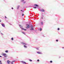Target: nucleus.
<instances>
[{
  "instance_id": "obj_11",
  "label": "nucleus",
  "mask_w": 64,
  "mask_h": 64,
  "mask_svg": "<svg viewBox=\"0 0 64 64\" xmlns=\"http://www.w3.org/2000/svg\"><path fill=\"white\" fill-rule=\"evenodd\" d=\"M22 30H24V31H26V29H24V28H22Z\"/></svg>"
},
{
  "instance_id": "obj_26",
  "label": "nucleus",
  "mask_w": 64,
  "mask_h": 64,
  "mask_svg": "<svg viewBox=\"0 0 64 64\" xmlns=\"http://www.w3.org/2000/svg\"><path fill=\"white\" fill-rule=\"evenodd\" d=\"M60 30L59 28H58V30Z\"/></svg>"
},
{
  "instance_id": "obj_21",
  "label": "nucleus",
  "mask_w": 64,
  "mask_h": 64,
  "mask_svg": "<svg viewBox=\"0 0 64 64\" xmlns=\"http://www.w3.org/2000/svg\"><path fill=\"white\" fill-rule=\"evenodd\" d=\"M24 0H21V1L22 2H23V1H24Z\"/></svg>"
},
{
  "instance_id": "obj_30",
  "label": "nucleus",
  "mask_w": 64,
  "mask_h": 64,
  "mask_svg": "<svg viewBox=\"0 0 64 64\" xmlns=\"http://www.w3.org/2000/svg\"><path fill=\"white\" fill-rule=\"evenodd\" d=\"M38 48H36V49L37 50H38Z\"/></svg>"
},
{
  "instance_id": "obj_37",
  "label": "nucleus",
  "mask_w": 64,
  "mask_h": 64,
  "mask_svg": "<svg viewBox=\"0 0 64 64\" xmlns=\"http://www.w3.org/2000/svg\"><path fill=\"white\" fill-rule=\"evenodd\" d=\"M42 19H43V18H42Z\"/></svg>"
},
{
  "instance_id": "obj_17",
  "label": "nucleus",
  "mask_w": 64,
  "mask_h": 64,
  "mask_svg": "<svg viewBox=\"0 0 64 64\" xmlns=\"http://www.w3.org/2000/svg\"><path fill=\"white\" fill-rule=\"evenodd\" d=\"M41 24H42V25H43V22H42Z\"/></svg>"
},
{
  "instance_id": "obj_19",
  "label": "nucleus",
  "mask_w": 64,
  "mask_h": 64,
  "mask_svg": "<svg viewBox=\"0 0 64 64\" xmlns=\"http://www.w3.org/2000/svg\"><path fill=\"white\" fill-rule=\"evenodd\" d=\"M29 61H30L31 62V61H32V60H30Z\"/></svg>"
},
{
  "instance_id": "obj_36",
  "label": "nucleus",
  "mask_w": 64,
  "mask_h": 64,
  "mask_svg": "<svg viewBox=\"0 0 64 64\" xmlns=\"http://www.w3.org/2000/svg\"><path fill=\"white\" fill-rule=\"evenodd\" d=\"M21 11H22V10H21Z\"/></svg>"
},
{
  "instance_id": "obj_15",
  "label": "nucleus",
  "mask_w": 64,
  "mask_h": 64,
  "mask_svg": "<svg viewBox=\"0 0 64 64\" xmlns=\"http://www.w3.org/2000/svg\"><path fill=\"white\" fill-rule=\"evenodd\" d=\"M6 53H8V50H6Z\"/></svg>"
},
{
  "instance_id": "obj_12",
  "label": "nucleus",
  "mask_w": 64,
  "mask_h": 64,
  "mask_svg": "<svg viewBox=\"0 0 64 64\" xmlns=\"http://www.w3.org/2000/svg\"><path fill=\"white\" fill-rule=\"evenodd\" d=\"M24 46L25 48H27V47L26 46L24 45Z\"/></svg>"
},
{
  "instance_id": "obj_27",
  "label": "nucleus",
  "mask_w": 64,
  "mask_h": 64,
  "mask_svg": "<svg viewBox=\"0 0 64 64\" xmlns=\"http://www.w3.org/2000/svg\"><path fill=\"white\" fill-rule=\"evenodd\" d=\"M5 18H7V17H6V16H5Z\"/></svg>"
},
{
  "instance_id": "obj_29",
  "label": "nucleus",
  "mask_w": 64,
  "mask_h": 64,
  "mask_svg": "<svg viewBox=\"0 0 64 64\" xmlns=\"http://www.w3.org/2000/svg\"><path fill=\"white\" fill-rule=\"evenodd\" d=\"M37 61H39V60H37Z\"/></svg>"
},
{
  "instance_id": "obj_38",
  "label": "nucleus",
  "mask_w": 64,
  "mask_h": 64,
  "mask_svg": "<svg viewBox=\"0 0 64 64\" xmlns=\"http://www.w3.org/2000/svg\"><path fill=\"white\" fill-rule=\"evenodd\" d=\"M0 22H1V20H0Z\"/></svg>"
},
{
  "instance_id": "obj_4",
  "label": "nucleus",
  "mask_w": 64,
  "mask_h": 64,
  "mask_svg": "<svg viewBox=\"0 0 64 64\" xmlns=\"http://www.w3.org/2000/svg\"><path fill=\"white\" fill-rule=\"evenodd\" d=\"M1 24L3 27H5V25H4V24Z\"/></svg>"
},
{
  "instance_id": "obj_14",
  "label": "nucleus",
  "mask_w": 64,
  "mask_h": 64,
  "mask_svg": "<svg viewBox=\"0 0 64 64\" xmlns=\"http://www.w3.org/2000/svg\"><path fill=\"white\" fill-rule=\"evenodd\" d=\"M19 7H20V6H18L17 9H18L19 8Z\"/></svg>"
},
{
  "instance_id": "obj_23",
  "label": "nucleus",
  "mask_w": 64,
  "mask_h": 64,
  "mask_svg": "<svg viewBox=\"0 0 64 64\" xmlns=\"http://www.w3.org/2000/svg\"><path fill=\"white\" fill-rule=\"evenodd\" d=\"M40 30L41 31H42V29L40 28Z\"/></svg>"
},
{
  "instance_id": "obj_31",
  "label": "nucleus",
  "mask_w": 64,
  "mask_h": 64,
  "mask_svg": "<svg viewBox=\"0 0 64 64\" xmlns=\"http://www.w3.org/2000/svg\"><path fill=\"white\" fill-rule=\"evenodd\" d=\"M22 15V16H23V15H24V14H23Z\"/></svg>"
},
{
  "instance_id": "obj_32",
  "label": "nucleus",
  "mask_w": 64,
  "mask_h": 64,
  "mask_svg": "<svg viewBox=\"0 0 64 64\" xmlns=\"http://www.w3.org/2000/svg\"><path fill=\"white\" fill-rule=\"evenodd\" d=\"M12 9H13V8H12Z\"/></svg>"
},
{
  "instance_id": "obj_3",
  "label": "nucleus",
  "mask_w": 64,
  "mask_h": 64,
  "mask_svg": "<svg viewBox=\"0 0 64 64\" xmlns=\"http://www.w3.org/2000/svg\"><path fill=\"white\" fill-rule=\"evenodd\" d=\"M34 30L33 29V26H32L30 29V30Z\"/></svg>"
},
{
  "instance_id": "obj_1",
  "label": "nucleus",
  "mask_w": 64,
  "mask_h": 64,
  "mask_svg": "<svg viewBox=\"0 0 64 64\" xmlns=\"http://www.w3.org/2000/svg\"><path fill=\"white\" fill-rule=\"evenodd\" d=\"M2 55H3V56H4V57H7V56L6 54L3 53L2 54Z\"/></svg>"
},
{
  "instance_id": "obj_28",
  "label": "nucleus",
  "mask_w": 64,
  "mask_h": 64,
  "mask_svg": "<svg viewBox=\"0 0 64 64\" xmlns=\"http://www.w3.org/2000/svg\"><path fill=\"white\" fill-rule=\"evenodd\" d=\"M34 8H36V7H34Z\"/></svg>"
},
{
  "instance_id": "obj_16",
  "label": "nucleus",
  "mask_w": 64,
  "mask_h": 64,
  "mask_svg": "<svg viewBox=\"0 0 64 64\" xmlns=\"http://www.w3.org/2000/svg\"><path fill=\"white\" fill-rule=\"evenodd\" d=\"M0 64H2V62H1V61H0Z\"/></svg>"
},
{
  "instance_id": "obj_6",
  "label": "nucleus",
  "mask_w": 64,
  "mask_h": 64,
  "mask_svg": "<svg viewBox=\"0 0 64 64\" xmlns=\"http://www.w3.org/2000/svg\"><path fill=\"white\" fill-rule=\"evenodd\" d=\"M40 11H42V12H44V11H45L44 10H43V9H42V10H40Z\"/></svg>"
},
{
  "instance_id": "obj_35",
  "label": "nucleus",
  "mask_w": 64,
  "mask_h": 64,
  "mask_svg": "<svg viewBox=\"0 0 64 64\" xmlns=\"http://www.w3.org/2000/svg\"><path fill=\"white\" fill-rule=\"evenodd\" d=\"M0 57H1V56H0Z\"/></svg>"
},
{
  "instance_id": "obj_5",
  "label": "nucleus",
  "mask_w": 64,
  "mask_h": 64,
  "mask_svg": "<svg viewBox=\"0 0 64 64\" xmlns=\"http://www.w3.org/2000/svg\"><path fill=\"white\" fill-rule=\"evenodd\" d=\"M22 44H23L24 45H27V44L26 43H24L23 42H22Z\"/></svg>"
},
{
  "instance_id": "obj_8",
  "label": "nucleus",
  "mask_w": 64,
  "mask_h": 64,
  "mask_svg": "<svg viewBox=\"0 0 64 64\" xmlns=\"http://www.w3.org/2000/svg\"><path fill=\"white\" fill-rule=\"evenodd\" d=\"M21 62L22 63H24V64H26V63L25 62H23V61H21Z\"/></svg>"
},
{
  "instance_id": "obj_13",
  "label": "nucleus",
  "mask_w": 64,
  "mask_h": 64,
  "mask_svg": "<svg viewBox=\"0 0 64 64\" xmlns=\"http://www.w3.org/2000/svg\"><path fill=\"white\" fill-rule=\"evenodd\" d=\"M15 61H14L13 62H11V63H12L11 64H13L12 63H13V62H15Z\"/></svg>"
},
{
  "instance_id": "obj_34",
  "label": "nucleus",
  "mask_w": 64,
  "mask_h": 64,
  "mask_svg": "<svg viewBox=\"0 0 64 64\" xmlns=\"http://www.w3.org/2000/svg\"><path fill=\"white\" fill-rule=\"evenodd\" d=\"M1 34H2V35H3V34H2V33H1Z\"/></svg>"
},
{
  "instance_id": "obj_18",
  "label": "nucleus",
  "mask_w": 64,
  "mask_h": 64,
  "mask_svg": "<svg viewBox=\"0 0 64 64\" xmlns=\"http://www.w3.org/2000/svg\"><path fill=\"white\" fill-rule=\"evenodd\" d=\"M19 26L20 27V28H22L21 26V25H19Z\"/></svg>"
},
{
  "instance_id": "obj_20",
  "label": "nucleus",
  "mask_w": 64,
  "mask_h": 64,
  "mask_svg": "<svg viewBox=\"0 0 64 64\" xmlns=\"http://www.w3.org/2000/svg\"><path fill=\"white\" fill-rule=\"evenodd\" d=\"M11 39L12 40H13V38H11Z\"/></svg>"
},
{
  "instance_id": "obj_25",
  "label": "nucleus",
  "mask_w": 64,
  "mask_h": 64,
  "mask_svg": "<svg viewBox=\"0 0 64 64\" xmlns=\"http://www.w3.org/2000/svg\"><path fill=\"white\" fill-rule=\"evenodd\" d=\"M56 41L57 42H58V40H56Z\"/></svg>"
},
{
  "instance_id": "obj_39",
  "label": "nucleus",
  "mask_w": 64,
  "mask_h": 64,
  "mask_svg": "<svg viewBox=\"0 0 64 64\" xmlns=\"http://www.w3.org/2000/svg\"><path fill=\"white\" fill-rule=\"evenodd\" d=\"M62 48H64L63 47H62Z\"/></svg>"
},
{
  "instance_id": "obj_33",
  "label": "nucleus",
  "mask_w": 64,
  "mask_h": 64,
  "mask_svg": "<svg viewBox=\"0 0 64 64\" xmlns=\"http://www.w3.org/2000/svg\"><path fill=\"white\" fill-rule=\"evenodd\" d=\"M25 3V2H24V3Z\"/></svg>"
},
{
  "instance_id": "obj_7",
  "label": "nucleus",
  "mask_w": 64,
  "mask_h": 64,
  "mask_svg": "<svg viewBox=\"0 0 64 64\" xmlns=\"http://www.w3.org/2000/svg\"><path fill=\"white\" fill-rule=\"evenodd\" d=\"M7 62L8 64H9V63L10 62V61H9V60H8Z\"/></svg>"
},
{
  "instance_id": "obj_2",
  "label": "nucleus",
  "mask_w": 64,
  "mask_h": 64,
  "mask_svg": "<svg viewBox=\"0 0 64 64\" xmlns=\"http://www.w3.org/2000/svg\"><path fill=\"white\" fill-rule=\"evenodd\" d=\"M26 26H27L26 27V29H28V28H30V26H29L28 24H27L26 25Z\"/></svg>"
},
{
  "instance_id": "obj_22",
  "label": "nucleus",
  "mask_w": 64,
  "mask_h": 64,
  "mask_svg": "<svg viewBox=\"0 0 64 64\" xmlns=\"http://www.w3.org/2000/svg\"><path fill=\"white\" fill-rule=\"evenodd\" d=\"M22 33L24 34H25V32H22Z\"/></svg>"
},
{
  "instance_id": "obj_10",
  "label": "nucleus",
  "mask_w": 64,
  "mask_h": 64,
  "mask_svg": "<svg viewBox=\"0 0 64 64\" xmlns=\"http://www.w3.org/2000/svg\"><path fill=\"white\" fill-rule=\"evenodd\" d=\"M34 6H36L37 7H38V6L37 4H34Z\"/></svg>"
},
{
  "instance_id": "obj_9",
  "label": "nucleus",
  "mask_w": 64,
  "mask_h": 64,
  "mask_svg": "<svg viewBox=\"0 0 64 64\" xmlns=\"http://www.w3.org/2000/svg\"><path fill=\"white\" fill-rule=\"evenodd\" d=\"M37 53L38 54H41V52H37Z\"/></svg>"
},
{
  "instance_id": "obj_24",
  "label": "nucleus",
  "mask_w": 64,
  "mask_h": 64,
  "mask_svg": "<svg viewBox=\"0 0 64 64\" xmlns=\"http://www.w3.org/2000/svg\"><path fill=\"white\" fill-rule=\"evenodd\" d=\"M50 63H52V61H50Z\"/></svg>"
}]
</instances>
